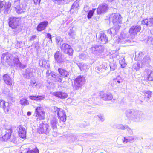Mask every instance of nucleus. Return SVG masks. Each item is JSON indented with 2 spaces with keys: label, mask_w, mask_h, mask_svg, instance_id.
Instances as JSON below:
<instances>
[{
  "label": "nucleus",
  "mask_w": 153,
  "mask_h": 153,
  "mask_svg": "<svg viewBox=\"0 0 153 153\" xmlns=\"http://www.w3.org/2000/svg\"><path fill=\"white\" fill-rule=\"evenodd\" d=\"M53 73H54L53 72H52L51 70H48L46 73V75L47 77H48L50 76H51V74Z\"/></svg>",
  "instance_id": "58"
},
{
  "label": "nucleus",
  "mask_w": 153,
  "mask_h": 153,
  "mask_svg": "<svg viewBox=\"0 0 153 153\" xmlns=\"http://www.w3.org/2000/svg\"><path fill=\"white\" fill-rule=\"evenodd\" d=\"M150 61L149 56L148 55L145 56L142 61V64L143 65L148 66Z\"/></svg>",
  "instance_id": "33"
},
{
  "label": "nucleus",
  "mask_w": 153,
  "mask_h": 153,
  "mask_svg": "<svg viewBox=\"0 0 153 153\" xmlns=\"http://www.w3.org/2000/svg\"><path fill=\"white\" fill-rule=\"evenodd\" d=\"M122 18L121 15L118 13H113L109 16L110 21H111L114 25L120 24L121 22Z\"/></svg>",
  "instance_id": "7"
},
{
  "label": "nucleus",
  "mask_w": 153,
  "mask_h": 153,
  "mask_svg": "<svg viewBox=\"0 0 153 153\" xmlns=\"http://www.w3.org/2000/svg\"><path fill=\"white\" fill-rule=\"evenodd\" d=\"M85 79L82 76H79L76 78L73 85V88L74 90H81L82 86L85 84Z\"/></svg>",
  "instance_id": "3"
},
{
  "label": "nucleus",
  "mask_w": 153,
  "mask_h": 153,
  "mask_svg": "<svg viewBox=\"0 0 153 153\" xmlns=\"http://www.w3.org/2000/svg\"><path fill=\"white\" fill-rule=\"evenodd\" d=\"M4 5V2L2 1H0V12L2 10V8Z\"/></svg>",
  "instance_id": "56"
},
{
  "label": "nucleus",
  "mask_w": 153,
  "mask_h": 153,
  "mask_svg": "<svg viewBox=\"0 0 153 153\" xmlns=\"http://www.w3.org/2000/svg\"><path fill=\"white\" fill-rule=\"evenodd\" d=\"M136 137L135 136L131 137H127L124 138L123 140V142L124 143H127L128 142L133 141L136 139Z\"/></svg>",
  "instance_id": "34"
},
{
  "label": "nucleus",
  "mask_w": 153,
  "mask_h": 153,
  "mask_svg": "<svg viewBox=\"0 0 153 153\" xmlns=\"http://www.w3.org/2000/svg\"><path fill=\"white\" fill-rule=\"evenodd\" d=\"M95 10L96 9L93 8L89 11L87 15V18L88 19H90L91 18Z\"/></svg>",
  "instance_id": "43"
},
{
  "label": "nucleus",
  "mask_w": 153,
  "mask_h": 153,
  "mask_svg": "<svg viewBox=\"0 0 153 153\" xmlns=\"http://www.w3.org/2000/svg\"><path fill=\"white\" fill-rule=\"evenodd\" d=\"M29 97L31 100L38 101H41L45 98V96L44 95L37 96L31 95Z\"/></svg>",
  "instance_id": "30"
},
{
  "label": "nucleus",
  "mask_w": 153,
  "mask_h": 153,
  "mask_svg": "<svg viewBox=\"0 0 153 153\" xmlns=\"http://www.w3.org/2000/svg\"><path fill=\"white\" fill-rule=\"evenodd\" d=\"M22 105L26 106L29 104L28 101L25 98H21L19 102Z\"/></svg>",
  "instance_id": "39"
},
{
  "label": "nucleus",
  "mask_w": 153,
  "mask_h": 153,
  "mask_svg": "<svg viewBox=\"0 0 153 153\" xmlns=\"http://www.w3.org/2000/svg\"><path fill=\"white\" fill-rule=\"evenodd\" d=\"M126 114L128 118L135 122L142 121L143 119L144 116L141 112L134 110H127L126 112Z\"/></svg>",
  "instance_id": "2"
},
{
  "label": "nucleus",
  "mask_w": 153,
  "mask_h": 153,
  "mask_svg": "<svg viewBox=\"0 0 153 153\" xmlns=\"http://www.w3.org/2000/svg\"><path fill=\"white\" fill-rule=\"evenodd\" d=\"M143 56V52H139L138 55H136L135 59L137 57V56L139 58V59H141V58Z\"/></svg>",
  "instance_id": "51"
},
{
  "label": "nucleus",
  "mask_w": 153,
  "mask_h": 153,
  "mask_svg": "<svg viewBox=\"0 0 153 153\" xmlns=\"http://www.w3.org/2000/svg\"><path fill=\"white\" fill-rule=\"evenodd\" d=\"M96 37L98 39V42L100 43L105 44L108 42V37L105 34L103 33H100L98 36L97 35Z\"/></svg>",
  "instance_id": "18"
},
{
  "label": "nucleus",
  "mask_w": 153,
  "mask_h": 153,
  "mask_svg": "<svg viewBox=\"0 0 153 153\" xmlns=\"http://www.w3.org/2000/svg\"><path fill=\"white\" fill-rule=\"evenodd\" d=\"M10 104L2 100H0V107L3 108L4 112L8 113L10 108Z\"/></svg>",
  "instance_id": "19"
},
{
  "label": "nucleus",
  "mask_w": 153,
  "mask_h": 153,
  "mask_svg": "<svg viewBox=\"0 0 153 153\" xmlns=\"http://www.w3.org/2000/svg\"><path fill=\"white\" fill-rule=\"evenodd\" d=\"M103 46L100 45H94L92 46L90 49L91 53L94 54L100 55L103 51Z\"/></svg>",
  "instance_id": "9"
},
{
  "label": "nucleus",
  "mask_w": 153,
  "mask_h": 153,
  "mask_svg": "<svg viewBox=\"0 0 153 153\" xmlns=\"http://www.w3.org/2000/svg\"><path fill=\"white\" fill-rule=\"evenodd\" d=\"M111 35H113L116 34L118 30L115 29V28H114V27H113L112 28H111Z\"/></svg>",
  "instance_id": "50"
},
{
  "label": "nucleus",
  "mask_w": 153,
  "mask_h": 153,
  "mask_svg": "<svg viewBox=\"0 0 153 153\" xmlns=\"http://www.w3.org/2000/svg\"><path fill=\"white\" fill-rule=\"evenodd\" d=\"M54 111L57 113L58 118L61 121L65 122L66 120V115L65 111L62 109L54 107Z\"/></svg>",
  "instance_id": "6"
},
{
  "label": "nucleus",
  "mask_w": 153,
  "mask_h": 153,
  "mask_svg": "<svg viewBox=\"0 0 153 153\" xmlns=\"http://www.w3.org/2000/svg\"><path fill=\"white\" fill-rule=\"evenodd\" d=\"M4 13L6 14L9 13L10 12V8L4 7Z\"/></svg>",
  "instance_id": "54"
},
{
  "label": "nucleus",
  "mask_w": 153,
  "mask_h": 153,
  "mask_svg": "<svg viewBox=\"0 0 153 153\" xmlns=\"http://www.w3.org/2000/svg\"><path fill=\"white\" fill-rule=\"evenodd\" d=\"M26 5L25 4H20L15 7L16 11L18 14H21L24 12L26 10Z\"/></svg>",
  "instance_id": "23"
},
{
  "label": "nucleus",
  "mask_w": 153,
  "mask_h": 153,
  "mask_svg": "<svg viewBox=\"0 0 153 153\" xmlns=\"http://www.w3.org/2000/svg\"><path fill=\"white\" fill-rule=\"evenodd\" d=\"M125 129H126L128 132L130 134H133V131L130 128H129L128 126H127V128H125Z\"/></svg>",
  "instance_id": "59"
},
{
  "label": "nucleus",
  "mask_w": 153,
  "mask_h": 153,
  "mask_svg": "<svg viewBox=\"0 0 153 153\" xmlns=\"http://www.w3.org/2000/svg\"><path fill=\"white\" fill-rule=\"evenodd\" d=\"M54 58L55 60L59 63H62L64 62L65 58L63 54L59 51H57L54 54Z\"/></svg>",
  "instance_id": "16"
},
{
  "label": "nucleus",
  "mask_w": 153,
  "mask_h": 153,
  "mask_svg": "<svg viewBox=\"0 0 153 153\" xmlns=\"http://www.w3.org/2000/svg\"><path fill=\"white\" fill-rule=\"evenodd\" d=\"M57 44L58 45H60L63 39L60 36H57L55 38Z\"/></svg>",
  "instance_id": "44"
},
{
  "label": "nucleus",
  "mask_w": 153,
  "mask_h": 153,
  "mask_svg": "<svg viewBox=\"0 0 153 153\" xmlns=\"http://www.w3.org/2000/svg\"><path fill=\"white\" fill-rule=\"evenodd\" d=\"M99 118L100 121L103 122L105 120L104 118V117L103 115L101 114H99L97 116Z\"/></svg>",
  "instance_id": "52"
},
{
  "label": "nucleus",
  "mask_w": 153,
  "mask_h": 153,
  "mask_svg": "<svg viewBox=\"0 0 153 153\" xmlns=\"http://www.w3.org/2000/svg\"><path fill=\"white\" fill-rule=\"evenodd\" d=\"M128 35L127 33L124 32L122 33L118 37V39L117 41V42H121L122 43H129L131 41L128 39Z\"/></svg>",
  "instance_id": "11"
},
{
  "label": "nucleus",
  "mask_w": 153,
  "mask_h": 153,
  "mask_svg": "<svg viewBox=\"0 0 153 153\" xmlns=\"http://www.w3.org/2000/svg\"><path fill=\"white\" fill-rule=\"evenodd\" d=\"M8 20L9 26L13 29H15L19 26L21 20L19 17H11L9 18Z\"/></svg>",
  "instance_id": "5"
},
{
  "label": "nucleus",
  "mask_w": 153,
  "mask_h": 153,
  "mask_svg": "<svg viewBox=\"0 0 153 153\" xmlns=\"http://www.w3.org/2000/svg\"><path fill=\"white\" fill-rule=\"evenodd\" d=\"M26 153H39V151L37 149H34L33 150H29Z\"/></svg>",
  "instance_id": "49"
},
{
  "label": "nucleus",
  "mask_w": 153,
  "mask_h": 153,
  "mask_svg": "<svg viewBox=\"0 0 153 153\" xmlns=\"http://www.w3.org/2000/svg\"><path fill=\"white\" fill-rule=\"evenodd\" d=\"M110 67L111 70H114L115 69V68L116 67V65H113L112 63H111L110 64Z\"/></svg>",
  "instance_id": "60"
},
{
  "label": "nucleus",
  "mask_w": 153,
  "mask_h": 153,
  "mask_svg": "<svg viewBox=\"0 0 153 153\" xmlns=\"http://www.w3.org/2000/svg\"><path fill=\"white\" fill-rule=\"evenodd\" d=\"M36 38V36L35 35H33L30 38L29 40L30 41H32L34 40Z\"/></svg>",
  "instance_id": "62"
},
{
  "label": "nucleus",
  "mask_w": 153,
  "mask_h": 153,
  "mask_svg": "<svg viewBox=\"0 0 153 153\" xmlns=\"http://www.w3.org/2000/svg\"><path fill=\"white\" fill-rule=\"evenodd\" d=\"M99 96L101 99L105 101L110 100L113 98L112 94L109 92H100Z\"/></svg>",
  "instance_id": "14"
},
{
  "label": "nucleus",
  "mask_w": 153,
  "mask_h": 153,
  "mask_svg": "<svg viewBox=\"0 0 153 153\" xmlns=\"http://www.w3.org/2000/svg\"><path fill=\"white\" fill-rule=\"evenodd\" d=\"M147 43L149 45H153V38L152 37H149L147 41Z\"/></svg>",
  "instance_id": "48"
},
{
  "label": "nucleus",
  "mask_w": 153,
  "mask_h": 153,
  "mask_svg": "<svg viewBox=\"0 0 153 153\" xmlns=\"http://www.w3.org/2000/svg\"><path fill=\"white\" fill-rule=\"evenodd\" d=\"M67 31L69 36L71 38H74L75 34L74 30H73V28L72 27H69Z\"/></svg>",
  "instance_id": "38"
},
{
  "label": "nucleus",
  "mask_w": 153,
  "mask_h": 153,
  "mask_svg": "<svg viewBox=\"0 0 153 153\" xmlns=\"http://www.w3.org/2000/svg\"><path fill=\"white\" fill-rule=\"evenodd\" d=\"M22 42L21 41H18L15 45V47L16 48H19L21 47Z\"/></svg>",
  "instance_id": "53"
},
{
  "label": "nucleus",
  "mask_w": 153,
  "mask_h": 153,
  "mask_svg": "<svg viewBox=\"0 0 153 153\" xmlns=\"http://www.w3.org/2000/svg\"><path fill=\"white\" fill-rule=\"evenodd\" d=\"M79 1L76 0L73 4L71 6V8L70 10V11H72L73 9H76L79 6Z\"/></svg>",
  "instance_id": "40"
},
{
  "label": "nucleus",
  "mask_w": 153,
  "mask_h": 153,
  "mask_svg": "<svg viewBox=\"0 0 153 153\" xmlns=\"http://www.w3.org/2000/svg\"><path fill=\"white\" fill-rule=\"evenodd\" d=\"M61 49L64 51L65 53L69 55L72 56L73 54V50L68 44L64 43L61 46Z\"/></svg>",
  "instance_id": "12"
},
{
  "label": "nucleus",
  "mask_w": 153,
  "mask_h": 153,
  "mask_svg": "<svg viewBox=\"0 0 153 153\" xmlns=\"http://www.w3.org/2000/svg\"><path fill=\"white\" fill-rule=\"evenodd\" d=\"M102 66H100L95 68V71L98 73H100L104 71L107 69V65L105 64L104 68H102Z\"/></svg>",
  "instance_id": "36"
},
{
  "label": "nucleus",
  "mask_w": 153,
  "mask_h": 153,
  "mask_svg": "<svg viewBox=\"0 0 153 153\" xmlns=\"http://www.w3.org/2000/svg\"><path fill=\"white\" fill-rule=\"evenodd\" d=\"M142 24L149 27L153 26V17L143 19L142 21Z\"/></svg>",
  "instance_id": "25"
},
{
  "label": "nucleus",
  "mask_w": 153,
  "mask_h": 153,
  "mask_svg": "<svg viewBox=\"0 0 153 153\" xmlns=\"http://www.w3.org/2000/svg\"><path fill=\"white\" fill-rule=\"evenodd\" d=\"M52 77L53 78V80L56 82H61L63 79L61 76L55 73H53L51 74Z\"/></svg>",
  "instance_id": "27"
},
{
  "label": "nucleus",
  "mask_w": 153,
  "mask_h": 153,
  "mask_svg": "<svg viewBox=\"0 0 153 153\" xmlns=\"http://www.w3.org/2000/svg\"><path fill=\"white\" fill-rule=\"evenodd\" d=\"M140 67H141L140 64L138 62L135 63L133 65V68L136 71L139 70Z\"/></svg>",
  "instance_id": "46"
},
{
  "label": "nucleus",
  "mask_w": 153,
  "mask_h": 153,
  "mask_svg": "<svg viewBox=\"0 0 153 153\" xmlns=\"http://www.w3.org/2000/svg\"><path fill=\"white\" fill-rule=\"evenodd\" d=\"M143 76L149 81H153V71L148 69L143 71Z\"/></svg>",
  "instance_id": "17"
},
{
  "label": "nucleus",
  "mask_w": 153,
  "mask_h": 153,
  "mask_svg": "<svg viewBox=\"0 0 153 153\" xmlns=\"http://www.w3.org/2000/svg\"><path fill=\"white\" fill-rule=\"evenodd\" d=\"M33 1L35 5H39L41 0H33Z\"/></svg>",
  "instance_id": "61"
},
{
  "label": "nucleus",
  "mask_w": 153,
  "mask_h": 153,
  "mask_svg": "<svg viewBox=\"0 0 153 153\" xmlns=\"http://www.w3.org/2000/svg\"><path fill=\"white\" fill-rule=\"evenodd\" d=\"M108 9V7L107 4L103 3L100 4L97 10V13L98 15L101 14L106 12Z\"/></svg>",
  "instance_id": "15"
},
{
  "label": "nucleus",
  "mask_w": 153,
  "mask_h": 153,
  "mask_svg": "<svg viewBox=\"0 0 153 153\" xmlns=\"http://www.w3.org/2000/svg\"><path fill=\"white\" fill-rule=\"evenodd\" d=\"M88 9V7L87 5H85L84 7V10L85 11H87Z\"/></svg>",
  "instance_id": "64"
},
{
  "label": "nucleus",
  "mask_w": 153,
  "mask_h": 153,
  "mask_svg": "<svg viewBox=\"0 0 153 153\" xmlns=\"http://www.w3.org/2000/svg\"><path fill=\"white\" fill-rule=\"evenodd\" d=\"M119 63L122 68H125L126 67L127 64L125 62V59L124 58H122L119 61Z\"/></svg>",
  "instance_id": "42"
},
{
  "label": "nucleus",
  "mask_w": 153,
  "mask_h": 153,
  "mask_svg": "<svg viewBox=\"0 0 153 153\" xmlns=\"http://www.w3.org/2000/svg\"><path fill=\"white\" fill-rule=\"evenodd\" d=\"M117 128L119 129H125L127 128V126H123L122 124H117L116 126Z\"/></svg>",
  "instance_id": "47"
},
{
  "label": "nucleus",
  "mask_w": 153,
  "mask_h": 153,
  "mask_svg": "<svg viewBox=\"0 0 153 153\" xmlns=\"http://www.w3.org/2000/svg\"><path fill=\"white\" fill-rule=\"evenodd\" d=\"M48 22L45 21L40 22L37 27V30L39 31H41L44 30L48 25Z\"/></svg>",
  "instance_id": "24"
},
{
  "label": "nucleus",
  "mask_w": 153,
  "mask_h": 153,
  "mask_svg": "<svg viewBox=\"0 0 153 153\" xmlns=\"http://www.w3.org/2000/svg\"><path fill=\"white\" fill-rule=\"evenodd\" d=\"M3 78L5 83L10 86H11L13 84V81L9 76L7 74L3 75Z\"/></svg>",
  "instance_id": "29"
},
{
  "label": "nucleus",
  "mask_w": 153,
  "mask_h": 153,
  "mask_svg": "<svg viewBox=\"0 0 153 153\" xmlns=\"http://www.w3.org/2000/svg\"><path fill=\"white\" fill-rule=\"evenodd\" d=\"M123 81V79L120 76H118L116 78L113 79V84L111 85L113 88H117L119 86L120 84L122 83Z\"/></svg>",
  "instance_id": "20"
},
{
  "label": "nucleus",
  "mask_w": 153,
  "mask_h": 153,
  "mask_svg": "<svg viewBox=\"0 0 153 153\" xmlns=\"http://www.w3.org/2000/svg\"><path fill=\"white\" fill-rule=\"evenodd\" d=\"M76 64L82 71H85L89 68L88 65H86L83 63H76Z\"/></svg>",
  "instance_id": "32"
},
{
  "label": "nucleus",
  "mask_w": 153,
  "mask_h": 153,
  "mask_svg": "<svg viewBox=\"0 0 153 153\" xmlns=\"http://www.w3.org/2000/svg\"><path fill=\"white\" fill-rule=\"evenodd\" d=\"M141 29V27L139 25H134L130 27L129 30V33L131 38L134 37L140 32Z\"/></svg>",
  "instance_id": "8"
},
{
  "label": "nucleus",
  "mask_w": 153,
  "mask_h": 153,
  "mask_svg": "<svg viewBox=\"0 0 153 153\" xmlns=\"http://www.w3.org/2000/svg\"><path fill=\"white\" fill-rule=\"evenodd\" d=\"M34 115L37 121L43 120L45 118V111L44 108L41 107H38L35 109Z\"/></svg>",
  "instance_id": "4"
},
{
  "label": "nucleus",
  "mask_w": 153,
  "mask_h": 153,
  "mask_svg": "<svg viewBox=\"0 0 153 153\" xmlns=\"http://www.w3.org/2000/svg\"><path fill=\"white\" fill-rule=\"evenodd\" d=\"M50 123L51 127L53 128V132H56L58 119L56 118H53L50 120Z\"/></svg>",
  "instance_id": "22"
},
{
  "label": "nucleus",
  "mask_w": 153,
  "mask_h": 153,
  "mask_svg": "<svg viewBox=\"0 0 153 153\" xmlns=\"http://www.w3.org/2000/svg\"><path fill=\"white\" fill-rule=\"evenodd\" d=\"M5 134L2 137V138L4 141H6L10 139V137L12 129L10 128H9L5 129Z\"/></svg>",
  "instance_id": "28"
},
{
  "label": "nucleus",
  "mask_w": 153,
  "mask_h": 153,
  "mask_svg": "<svg viewBox=\"0 0 153 153\" xmlns=\"http://www.w3.org/2000/svg\"><path fill=\"white\" fill-rule=\"evenodd\" d=\"M55 3L58 4H63L67 3L69 1L67 0H53Z\"/></svg>",
  "instance_id": "37"
},
{
  "label": "nucleus",
  "mask_w": 153,
  "mask_h": 153,
  "mask_svg": "<svg viewBox=\"0 0 153 153\" xmlns=\"http://www.w3.org/2000/svg\"><path fill=\"white\" fill-rule=\"evenodd\" d=\"M26 130L25 128L22 127H20L19 131V137L22 138L26 137Z\"/></svg>",
  "instance_id": "31"
},
{
  "label": "nucleus",
  "mask_w": 153,
  "mask_h": 153,
  "mask_svg": "<svg viewBox=\"0 0 153 153\" xmlns=\"http://www.w3.org/2000/svg\"><path fill=\"white\" fill-rule=\"evenodd\" d=\"M1 62L3 64L7 62L9 66H16L20 68H24L26 67V65H22L18 56H13L9 54H3L1 58Z\"/></svg>",
  "instance_id": "1"
},
{
  "label": "nucleus",
  "mask_w": 153,
  "mask_h": 153,
  "mask_svg": "<svg viewBox=\"0 0 153 153\" xmlns=\"http://www.w3.org/2000/svg\"><path fill=\"white\" fill-rule=\"evenodd\" d=\"M36 69L35 68H29L26 69L25 77L29 79L33 77L35 74Z\"/></svg>",
  "instance_id": "13"
},
{
  "label": "nucleus",
  "mask_w": 153,
  "mask_h": 153,
  "mask_svg": "<svg viewBox=\"0 0 153 153\" xmlns=\"http://www.w3.org/2000/svg\"><path fill=\"white\" fill-rule=\"evenodd\" d=\"M49 128V126L46 123H42L39 125L38 132L39 133L48 134L50 130Z\"/></svg>",
  "instance_id": "10"
},
{
  "label": "nucleus",
  "mask_w": 153,
  "mask_h": 153,
  "mask_svg": "<svg viewBox=\"0 0 153 153\" xmlns=\"http://www.w3.org/2000/svg\"><path fill=\"white\" fill-rule=\"evenodd\" d=\"M79 57L81 59L86 60L88 59V56L86 54L83 53H81L80 54Z\"/></svg>",
  "instance_id": "45"
},
{
  "label": "nucleus",
  "mask_w": 153,
  "mask_h": 153,
  "mask_svg": "<svg viewBox=\"0 0 153 153\" xmlns=\"http://www.w3.org/2000/svg\"><path fill=\"white\" fill-rule=\"evenodd\" d=\"M11 6V4L9 1L6 2L4 5V7L10 8Z\"/></svg>",
  "instance_id": "55"
},
{
  "label": "nucleus",
  "mask_w": 153,
  "mask_h": 153,
  "mask_svg": "<svg viewBox=\"0 0 153 153\" xmlns=\"http://www.w3.org/2000/svg\"><path fill=\"white\" fill-rule=\"evenodd\" d=\"M58 71L62 77L65 78L68 77L70 73L69 71L61 68H59L58 69Z\"/></svg>",
  "instance_id": "26"
},
{
  "label": "nucleus",
  "mask_w": 153,
  "mask_h": 153,
  "mask_svg": "<svg viewBox=\"0 0 153 153\" xmlns=\"http://www.w3.org/2000/svg\"><path fill=\"white\" fill-rule=\"evenodd\" d=\"M145 95V98L149 99L151 97V92L149 91H145L143 92Z\"/></svg>",
  "instance_id": "41"
},
{
  "label": "nucleus",
  "mask_w": 153,
  "mask_h": 153,
  "mask_svg": "<svg viewBox=\"0 0 153 153\" xmlns=\"http://www.w3.org/2000/svg\"><path fill=\"white\" fill-rule=\"evenodd\" d=\"M39 64L42 67L46 68H48L49 67V63L44 59H41L40 60Z\"/></svg>",
  "instance_id": "35"
},
{
  "label": "nucleus",
  "mask_w": 153,
  "mask_h": 153,
  "mask_svg": "<svg viewBox=\"0 0 153 153\" xmlns=\"http://www.w3.org/2000/svg\"><path fill=\"white\" fill-rule=\"evenodd\" d=\"M51 94L61 99L65 98L68 97V95L66 93L62 91L53 92L51 93Z\"/></svg>",
  "instance_id": "21"
},
{
  "label": "nucleus",
  "mask_w": 153,
  "mask_h": 153,
  "mask_svg": "<svg viewBox=\"0 0 153 153\" xmlns=\"http://www.w3.org/2000/svg\"><path fill=\"white\" fill-rule=\"evenodd\" d=\"M70 138L71 142H73L75 141L76 139V136L74 135H72L71 136Z\"/></svg>",
  "instance_id": "57"
},
{
  "label": "nucleus",
  "mask_w": 153,
  "mask_h": 153,
  "mask_svg": "<svg viewBox=\"0 0 153 153\" xmlns=\"http://www.w3.org/2000/svg\"><path fill=\"white\" fill-rule=\"evenodd\" d=\"M46 36L47 38H48L49 39H51V37H52L50 33H47L46 35Z\"/></svg>",
  "instance_id": "63"
}]
</instances>
